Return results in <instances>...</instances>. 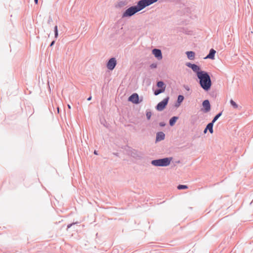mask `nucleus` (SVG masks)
I'll use <instances>...</instances> for the list:
<instances>
[{
	"label": "nucleus",
	"instance_id": "1",
	"mask_svg": "<svg viewBox=\"0 0 253 253\" xmlns=\"http://www.w3.org/2000/svg\"><path fill=\"white\" fill-rule=\"evenodd\" d=\"M186 66L191 68L196 73L199 80L200 86L206 91H209L211 86L212 82L208 72L202 71L199 66L194 63L187 62Z\"/></svg>",
	"mask_w": 253,
	"mask_h": 253
},
{
	"label": "nucleus",
	"instance_id": "2",
	"mask_svg": "<svg viewBox=\"0 0 253 253\" xmlns=\"http://www.w3.org/2000/svg\"><path fill=\"white\" fill-rule=\"evenodd\" d=\"M172 160V157H166L153 160L151 162V164L155 167H167L170 165Z\"/></svg>",
	"mask_w": 253,
	"mask_h": 253
},
{
	"label": "nucleus",
	"instance_id": "3",
	"mask_svg": "<svg viewBox=\"0 0 253 253\" xmlns=\"http://www.w3.org/2000/svg\"><path fill=\"white\" fill-rule=\"evenodd\" d=\"M141 10L138 6V3L136 5H133L126 9L122 14V18L129 17L136 13Z\"/></svg>",
	"mask_w": 253,
	"mask_h": 253
},
{
	"label": "nucleus",
	"instance_id": "4",
	"mask_svg": "<svg viewBox=\"0 0 253 253\" xmlns=\"http://www.w3.org/2000/svg\"><path fill=\"white\" fill-rule=\"evenodd\" d=\"M158 0H139L138 1L137 3L140 9L142 10L146 7L156 2Z\"/></svg>",
	"mask_w": 253,
	"mask_h": 253
},
{
	"label": "nucleus",
	"instance_id": "5",
	"mask_svg": "<svg viewBox=\"0 0 253 253\" xmlns=\"http://www.w3.org/2000/svg\"><path fill=\"white\" fill-rule=\"evenodd\" d=\"M169 100V97L167 96L162 101L157 104L156 106V109L159 111H163L167 106Z\"/></svg>",
	"mask_w": 253,
	"mask_h": 253
},
{
	"label": "nucleus",
	"instance_id": "6",
	"mask_svg": "<svg viewBox=\"0 0 253 253\" xmlns=\"http://www.w3.org/2000/svg\"><path fill=\"white\" fill-rule=\"evenodd\" d=\"M128 101L133 104H138L142 101V99L139 100V97L137 93H133L128 98Z\"/></svg>",
	"mask_w": 253,
	"mask_h": 253
},
{
	"label": "nucleus",
	"instance_id": "7",
	"mask_svg": "<svg viewBox=\"0 0 253 253\" xmlns=\"http://www.w3.org/2000/svg\"><path fill=\"white\" fill-rule=\"evenodd\" d=\"M117 65V60L115 57H112L109 59L107 63V68L110 70H113Z\"/></svg>",
	"mask_w": 253,
	"mask_h": 253
},
{
	"label": "nucleus",
	"instance_id": "8",
	"mask_svg": "<svg viewBox=\"0 0 253 253\" xmlns=\"http://www.w3.org/2000/svg\"><path fill=\"white\" fill-rule=\"evenodd\" d=\"M152 54L159 60L163 58L162 51L160 49L154 48L152 51Z\"/></svg>",
	"mask_w": 253,
	"mask_h": 253
},
{
	"label": "nucleus",
	"instance_id": "9",
	"mask_svg": "<svg viewBox=\"0 0 253 253\" xmlns=\"http://www.w3.org/2000/svg\"><path fill=\"white\" fill-rule=\"evenodd\" d=\"M202 105L204 108V112L207 113L211 110V106L209 100L206 99L203 101Z\"/></svg>",
	"mask_w": 253,
	"mask_h": 253
},
{
	"label": "nucleus",
	"instance_id": "10",
	"mask_svg": "<svg viewBox=\"0 0 253 253\" xmlns=\"http://www.w3.org/2000/svg\"><path fill=\"white\" fill-rule=\"evenodd\" d=\"M165 136V134L162 131H159L157 132L155 142H158L164 140Z\"/></svg>",
	"mask_w": 253,
	"mask_h": 253
},
{
	"label": "nucleus",
	"instance_id": "11",
	"mask_svg": "<svg viewBox=\"0 0 253 253\" xmlns=\"http://www.w3.org/2000/svg\"><path fill=\"white\" fill-rule=\"evenodd\" d=\"M184 99V97L182 95H178L176 102L174 104V106L176 108H178L180 106L182 102Z\"/></svg>",
	"mask_w": 253,
	"mask_h": 253
},
{
	"label": "nucleus",
	"instance_id": "12",
	"mask_svg": "<svg viewBox=\"0 0 253 253\" xmlns=\"http://www.w3.org/2000/svg\"><path fill=\"white\" fill-rule=\"evenodd\" d=\"M215 53H216V51L214 49L211 48L210 50L209 54L206 56V57L205 58V59H214Z\"/></svg>",
	"mask_w": 253,
	"mask_h": 253
},
{
	"label": "nucleus",
	"instance_id": "13",
	"mask_svg": "<svg viewBox=\"0 0 253 253\" xmlns=\"http://www.w3.org/2000/svg\"><path fill=\"white\" fill-rule=\"evenodd\" d=\"M189 11L190 9L188 7H184L181 9L178 10L177 12L178 15H182L183 14H185L186 13L189 12Z\"/></svg>",
	"mask_w": 253,
	"mask_h": 253
},
{
	"label": "nucleus",
	"instance_id": "14",
	"mask_svg": "<svg viewBox=\"0 0 253 253\" xmlns=\"http://www.w3.org/2000/svg\"><path fill=\"white\" fill-rule=\"evenodd\" d=\"M186 54L189 60H194L195 58V53L193 51H187Z\"/></svg>",
	"mask_w": 253,
	"mask_h": 253
},
{
	"label": "nucleus",
	"instance_id": "15",
	"mask_svg": "<svg viewBox=\"0 0 253 253\" xmlns=\"http://www.w3.org/2000/svg\"><path fill=\"white\" fill-rule=\"evenodd\" d=\"M178 117L177 116H173L171 117L169 120V125L170 126H173L177 120L178 119Z\"/></svg>",
	"mask_w": 253,
	"mask_h": 253
},
{
	"label": "nucleus",
	"instance_id": "16",
	"mask_svg": "<svg viewBox=\"0 0 253 253\" xmlns=\"http://www.w3.org/2000/svg\"><path fill=\"white\" fill-rule=\"evenodd\" d=\"M157 86L158 88L164 89V91H165L166 89V84L164 83V82L162 81H158L157 83Z\"/></svg>",
	"mask_w": 253,
	"mask_h": 253
},
{
	"label": "nucleus",
	"instance_id": "17",
	"mask_svg": "<svg viewBox=\"0 0 253 253\" xmlns=\"http://www.w3.org/2000/svg\"><path fill=\"white\" fill-rule=\"evenodd\" d=\"M214 123L212 122L209 123L206 126V128L209 130V132L211 133H212L213 132V126Z\"/></svg>",
	"mask_w": 253,
	"mask_h": 253
},
{
	"label": "nucleus",
	"instance_id": "18",
	"mask_svg": "<svg viewBox=\"0 0 253 253\" xmlns=\"http://www.w3.org/2000/svg\"><path fill=\"white\" fill-rule=\"evenodd\" d=\"M230 104L234 109L241 108V107H239L238 105L232 99L230 100Z\"/></svg>",
	"mask_w": 253,
	"mask_h": 253
},
{
	"label": "nucleus",
	"instance_id": "19",
	"mask_svg": "<svg viewBox=\"0 0 253 253\" xmlns=\"http://www.w3.org/2000/svg\"><path fill=\"white\" fill-rule=\"evenodd\" d=\"M222 111L218 113V114H217L213 118L212 120L211 121V122H212L213 123H214L222 115Z\"/></svg>",
	"mask_w": 253,
	"mask_h": 253
},
{
	"label": "nucleus",
	"instance_id": "20",
	"mask_svg": "<svg viewBox=\"0 0 253 253\" xmlns=\"http://www.w3.org/2000/svg\"><path fill=\"white\" fill-rule=\"evenodd\" d=\"M164 91H165L164 89L163 90V89L158 88L156 89L155 90H154V94L155 95H158L160 94V93L164 92Z\"/></svg>",
	"mask_w": 253,
	"mask_h": 253
},
{
	"label": "nucleus",
	"instance_id": "21",
	"mask_svg": "<svg viewBox=\"0 0 253 253\" xmlns=\"http://www.w3.org/2000/svg\"><path fill=\"white\" fill-rule=\"evenodd\" d=\"M152 116V113L150 110H147L146 112V116L148 120H150Z\"/></svg>",
	"mask_w": 253,
	"mask_h": 253
},
{
	"label": "nucleus",
	"instance_id": "22",
	"mask_svg": "<svg viewBox=\"0 0 253 253\" xmlns=\"http://www.w3.org/2000/svg\"><path fill=\"white\" fill-rule=\"evenodd\" d=\"M188 188V186L186 185L179 184L177 186V189L178 190H183Z\"/></svg>",
	"mask_w": 253,
	"mask_h": 253
},
{
	"label": "nucleus",
	"instance_id": "23",
	"mask_svg": "<svg viewBox=\"0 0 253 253\" xmlns=\"http://www.w3.org/2000/svg\"><path fill=\"white\" fill-rule=\"evenodd\" d=\"M157 67V64L156 63H152L150 65V67L151 68V69H154V68H156Z\"/></svg>",
	"mask_w": 253,
	"mask_h": 253
},
{
	"label": "nucleus",
	"instance_id": "24",
	"mask_svg": "<svg viewBox=\"0 0 253 253\" xmlns=\"http://www.w3.org/2000/svg\"><path fill=\"white\" fill-rule=\"evenodd\" d=\"M159 126L161 127H164L166 126V123L164 122H161L159 123Z\"/></svg>",
	"mask_w": 253,
	"mask_h": 253
},
{
	"label": "nucleus",
	"instance_id": "25",
	"mask_svg": "<svg viewBox=\"0 0 253 253\" xmlns=\"http://www.w3.org/2000/svg\"><path fill=\"white\" fill-rule=\"evenodd\" d=\"M184 88L187 91H189L190 90V87L187 85H184Z\"/></svg>",
	"mask_w": 253,
	"mask_h": 253
},
{
	"label": "nucleus",
	"instance_id": "26",
	"mask_svg": "<svg viewBox=\"0 0 253 253\" xmlns=\"http://www.w3.org/2000/svg\"><path fill=\"white\" fill-rule=\"evenodd\" d=\"M76 223H71V224H69L67 225V229L70 228V227H71V226L74 224H75Z\"/></svg>",
	"mask_w": 253,
	"mask_h": 253
},
{
	"label": "nucleus",
	"instance_id": "27",
	"mask_svg": "<svg viewBox=\"0 0 253 253\" xmlns=\"http://www.w3.org/2000/svg\"><path fill=\"white\" fill-rule=\"evenodd\" d=\"M54 33H56V32H58V27L57 25H56L54 27Z\"/></svg>",
	"mask_w": 253,
	"mask_h": 253
},
{
	"label": "nucleus",
	"instance_id": "28",
	"mask_svg": "<svg viewBox=\"0 0 253 253\" xmlns=\"http://www.w3.org/2000/svg\"><path fill=\"white\" fill-rule=\"evenodd\" d=\"M52 22V18L50 16H49V18H48V20L47 23L48 24H50V22Z\"/></svg>",
	"mask_w": 253,
	"mask_h": 253
},
{
	"label": "nucleus",
	"instance_id": "29",
	"mask_svg": "<svg viewBox=\"0 0 253 253\" xmlns=\"http://www.w3.org/2000/svg\"><path fill=\"white\" fill-rule=\"evenodd\" d=\"M54 43H55V41H52L49 45V46L51 47L52 46H53L54 44Z\"/></svg>",
	"mask_w": 253,
	"mask_h": 253
},
{
	"label": "nucleus",
	"instance_id": "30",
	"mask_svg": "<svg viewBox=\"0 0 253 253\" xmlns=\"http://www.w3.org/2000/svg\"><path fill=\"white\" fill-rule=\"evenodd\" d=\"M58 36V32L55 33H54V37H55V38H56V39L57 38Z\"/></svg>",
	"mask_w": 253,
	"mask_h": 253
},
{
	"label": "nucleus",
	"instance_id": "31",
	"mask_svg": "<svg viewBox=\"0 0 253 253\" xmlns=\"http://www.w3.org/2000/svg\"><path fill=\"white\" fill-rule=\"evenodd\" d=\"M123 4H124V2L122 1H121L119 3V6L121 7L123 5Z\"/></svg>",
	"mask_w": 253,
	"mask_h": 253
},
{
	"label": "nucleus",
	"instance_id": "32",
	"mask_svg": "<svg viewBox=\"0 0 253 253\" xmlns=\"http://www.w3.org/2000/svg\"><path fill=\"white\" fill-rule=\"evenodd\" d=\"M91 98H92L91 96H90L89 97H88L87 98V101H90V100H91Z\"/></svg>",
	"mask_w": 253,
	"mask_h": 253
},
{
	"label": "nucleus",
	"instance_id": "33",
	"mask_svg": "<svg viewBox=\"0 0 253 253\" xmlns=\"http://www.w3.org/2000/svg\"><path fill=\"white\" fill-rule=\"evenodd\" d=\"M208 129L205 127V128L204 130V133L206 134L207 132Z\"/></svg>",
	"mask_w": 253,
	"mask_h": 253
},
{
	"label": "nucleus",
	"instance_id": "34",
	"mask_svg": "<svg viewBox=\"0 0 253 253\" xmlns=\"http://www.w3.org/2000/svg\"><path fill=\"white\" fill-rule=\"evenodd\" d=\"M93 153L95 155H98V153H97V151L96 150H94Z\"/></svg>",
	"mask_w": 253,
	"mask_h": 253
},
{
	"label": "nucleus",
	"instance_id": "35",
	"mask_svg": "<svg viewBox=\"0 0 253 253\" xmlns=\"http://www.w3.org/2000/svg\"><path fill=\"white\" fill-rule=\"evenodd\" d=\"M34 2L36 4H38V0H34Z\"/></svg>",
	"mask_w": 253,
	"mask_h": 253
},
{
	"label": "nucleus",
	"instance_id": "36",
	"mask_svg": "<svg viewBox=\"0 0 253 253\" xmlns=\"http://www.w3.org/2000/svg\"><path fill=\"white\" fill-rule=\"evenodd\" d=\"M68 107L69 109L71 108V106L69 104L68 105Z\"/></svg>",
	"mask_w": 253,
	"mask_h": 253
}]
</instances>
